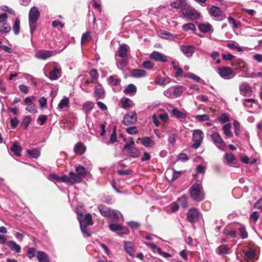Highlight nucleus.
Wrapping results in <instances>:
<instances>
[{"label": "nucleus", "mask_w": 262, "mask_h": 262, "mask_svg": "<svg viewBox=\"0 0 262 262\" xmlns=\"http://www.w3.org/2000/svg\"><path fill=\"white\" fill-rule=\"evenodd\" d=\"M189 193L191 198L195 201L202 202L205 199V192L201 183L193 184L189 189Z\"/></svg>", "instance_id": "nucleus-1"}, {"label": "nucleus", "mask_w": 262, "mask_h": 262, "mask_svg": "<svg viewBox=\"0 0 262 262\" xmlns=\"http://www.w3.org/2000/svg\"><path fill=\"white\" fill-rule=\"evenodd\" d=\"M97 207L103 216L107 217L112 221H116L119 219L118 211L112 209L102 204L98 205Z\"/></svg>", "instance_id": "nucleus-2"}, {"label": "nucleus", "mask_w": 262, "mask_h": 262, "mask_svg": "<svg viewBox=\"0 0 262 262\" xmlns=\"http://www.w3.org/2000/svg\"><path fill=\"white\" fill-rule=\"evenodd\" d=\"M77 219L78 220L80 225H93L92 216L90 213L83 214L82 210H77Z\"/></svg>", "instance_id": "nucleus-3"}, {"label": "nucleus", "mask_w": 262, "mask_h": 262, "mask_svg": "<svg viewBox=\"0 0 262 262\" xmlns=\"http://www.w3.org/2000/svg\"><path fill=\"white\" fill-rule=\"evenodd\" d=\"M182 14L191 20H196L200 16V13L194 8L191 7L184 9L182 10Z\"/></svg>", "instance_id": "nucleus-4"}, {"label": "nucleus", "mask_w": 262, "mask_h": 262, "mask_svg": "<svg viewBox=\"0 0 262 262\" xmlns=\"http://www.w3.org/2000/svg\"><path fill=\"white\" fill-rule=\"evenodd\" d=\"M203 138V133L202 130L200 129L194 130L192 135V140L194 143L192 147L195 149L198 148L201 144Z\"/></svg>", "instance_id": "nucleus-5"}, {"label": "nucleus", "mask_w": 262, "mask_h": 262, "mask_svg": "<svg viewBox=\"0 0 262 262\" xmlns=\"http://www.w3.org/2000/svg\"><path fill=\"white\" fill-rule=\"evenodd\" d=\"M137 120V114L135 112H130L124 116L123 123L126 126L135 124Z\"/></svg>", "instance_id": "nucleus-6"}, {"label": "nucleus", "mask_w": 262, "mask_h": 262, "mask_svg": "<svg viewBox=\"0 0 262 262\" xmlns=\"http://www.w3.org/2000/svg\"><path fill=\"white\" fill-rule=\"evenodd\" d=\"M218 73L221 77L224 79H229L235 76L231 69L227 67L219 68Z\"/></svg>", "instance_id": "nucleus-7"}, {"label": "nucleus", "mask_w": 262, "mask_h": 262, "mask_svg": "<svg viewBox=\"0 0 262 262\" xmlns=\"http://www.w3.org/2000/svg\"><path fill=\"white\" fill-rule=\"evenodd\" d=\"M186 218L187 221L191 223L198 221L199 218V212L198 210L195 208L189 209L187 213Z\"/></svg>", "instance_id": "nucleus-8"}, {"label": "nucleus", "mask_w": 262, "mask_h": 262, "mask_svg": "<svg viewBox=\"0 0 262 262\" xmlns=\"http://www.w3.org/2000/svg\"><path fill=\"white\" fill-rule=\"evenodd\" d=\"M210 137L213 143L220 148L224 147L225 144L221 136L217 132L213 133Z\"/></svg>", "instance_id": "nucleus-9"}, {"label": "nucleus", "mask_w": 262, "mask_h": 262, "mask_svg": "<svg viewBox=\"0 0 262 262\" xmlns=\"http://www.w3.org/2000/svg\"><path fill=\"white\" fill-rule=\"evenodd\" d=\"M239 92L243 96H251L252 90L249 84L247 82L242 83L239 88Z\"/></svg>", "instance_id": "nucleus-10"}, {"label": "nucleus", "mask_w": 262, "mask_h": 262, "mask_svg": "<svg viewBox=\"0 0 262 262\" xmlns=\"http://www.w3.org/2000/svg\"><path fill=\"white\" fill-rule=\"evenodd\" d=\"M40 15L39 11L36 7H32L29 14V23H36Z\"/></svg>", "instance_id": "nucleus-11"}, {"label": "nucleus", "mask_w": 262, "mask_h": 262, "mask_svg": "<svg viewBox=\"0 0 262 262\" xmlns=\"http://www.w3.org/2000/svg\"><path fill=\"white\" fill-rule=\"evenodd\" d=\"M211 16L215 17L217 20H222L223 19V13L221 9L217 6H212L209 11Z\"/></svg>", "instance_id": "nucleus-12"}, {"label": "nucleus", "mask_w": 262, "mask_h": 262, "mask_svg": "<svg viewBox=\"0 0 262 262\" xmlns=\"http://www.w3.org/2000/svg\"><path fill=\"white\" fill-rule=\"evenodd\" d=\"M53 52L50 50H41L38 51L35 54V57L42 60H45L53 56Z\"/></svg>", "instance_id": "nucleus-13"}, {"label": "nucleus", "mask_w": 262, "mask_h": 262, "mask_svg": "<svg viewBox=\"0 0 262 262\" xmlns=\"http://www.w3.org/2000/svg\"><path fill=\"white\" fill-rule=\"evenodd\" d=\"M124 150H127L128 155L129 157L137 158L139 156V150L135 147H129L128 145H125Z\"/></svg>", "instance_id": "nucleus-14"}, {"label": "nucleus", "mask_w": 262, "mask_h": 262, "mask_svg": "<svg viewBox=\"0 0 262 262\" xmlns=\"http://www.w3.org/2000/svg\"><path fill=\"white\" fill-rule=\"evenodd\" d=\"M150 58L158 61L165 62L167 61V57L165 55L158 51H154L150 55Z\"/></svg>", "instance_id": "nucleus-15"}, {"label": "nucleus", "mask_w": 262, "mask_h": 262, "mask_svg": "<svg viewBox=\"0 0 262 262\" xmlns=\"http://www.w3.org/2000/svg\"><path fill=\"white\" fill-rule=\"evenodd\" d=\"M128 47L126 44L120 45L116 55L121 58L126 57L128 52Z\"/></svg>", "instance_id": "nucleus-16"}, {"label": "nucleus", "mask_w": 262, "mask_h": 262, "mask_svg": "<svg viewBox=\"0 0 262 262\" xmlns=\"http://www.w3.org/2000/svg\"><path fill=\"white\" fill-rule=\"evenodd\" d=\"M69 175L70 176V181H71V185H73L76 183H80L82 181V179L77 173L73 171L70 172Z\"/></svg>", "instance_id": "nucleus-17"}, {"label": "nucleus", "mask_w": 262, "mask_h": 262, "mask_svg": "<svg viewBox=\"0 0 262 262\" xmlns=\"http://www.w3.org/2000/svg\"><path fill=\"white\" fill-rule=\"evenodd\" d=\"M194 49L195 47L192 46L182 45L181 48L183 53L187 56H191L193 54Z\"/></svg>", "instance_id": "nucleus-18"}, {"label": "nucleus", "mask_w": 262, "mask_h": 262, "mask_svg": "<svg viewBox=\"0 0 262 262\" xmlns=\"http://www.w3.org/2000/svg\"><path fill=\"white\" fill-rule=\"evenodd\" d=\"M61 70L56 67H54L53 69L49 73V78L52 80H55L59 78V75H60Z\"/></svg>", "instance_id": "nucleus-19"}, {"label": "nucleus", "mask_w": 262, "mask_h": 262, "mask_svg": "<svg viewBox=\"0 0 262 262\" xmlns=\"http://www.w3.org/2000/svg\"><path fill=\"white\" fill-rule=\"evenodd\" d=\"M198 28L202 32L204 33L213 31L212 27L209 23H201L199 25Z\"/></svg>", "instance_id": "nucleus-20"}, {"label": "nucleus", "mask_w": 262, "mask_h": 262, "mask_svg": "<svg viewBox=\"0 0 262 262\" xmlns=\"http://www.w3.org/2000/svg\"><path fill=\"white\" fill-rule=\"evenodd\" d=\"M37 258L38 262H50V258L46 253L43 251H37Z\"/></svg>", "instance_id": "nucleus-21"}, {"label": "nucleus", "mask_w": 262, "mask_h": 262, "mask_svg": "<svg viewBox=\"0 0 262 262\" xmlns=\"http://www.w3.org/2000/svg\"><path fill=\"white\" fill-rule=\"evenodd\" d=\"M146 71L142 69H133L131 71V76L135 78H141L145 76Z\"/></svg>", "instance_id": "nucleus-22"}, {"label": "nucleus", "mask_w": 262, "mask_h": 262, "mask_svg": "<svg viewBox=\"0 0 262 262\" xmlns=\"http://www.w3.org/2000/svg\"><path fill=\"white\" fill-rule=\"evenodd\" d=\"M94 96L97 99L104 98L105 96V91L102 88V85L99 84V87H95V90L94 92Z\"/></svg>", "instance_id": "nucleus-23"}, {"label": "nucleus", "mask_w": 262, "mask_h": 262, "mask_svg": "<svg viewBox=\"0 0 262 262\" xmlns=\"http://www.w3.org/2000/svg\"><path fill=\"white\" fill-rule=\"evenodd\" d=\"M86 148L80 142H78L74 147V152L80 155H82L85 151Z\"/></svg>", "instance_id": "nucleus-24"}, {"label": "nucleus", "mask_w": 262, "mask_h": 262, "mask_svg": "<svg viewBox=\"0 0 262 262\" xmlns=\"http://www.w3.org/2000/svg\"><path fill=\"white\" fill-rule=\"evenodd\" d=\"M170 82V80L169 77H162L161 76H158L155 79L156 83L161 86H164Z\"/></svg>", "instance_id": "nucleus-25"}, {"label": "nucleus", "mask_w": 262, "mask_h": 262, "mask_svg": "<svg viewBox=\"0 0 262 262\" xmlns=\"http://www.w3.org/2000/svg\"><path fill=\"white\" fill-rule=\"evenodd\" d=\"M139 140H141L142 144L146 147H152L155 144L154 141L152 140L149 137H145L142 139L139 138Z\"/></svg>", "instance_id": "nucleus-26"}, {"label": "nucleus", "mask_w": 262, "mask_h": 262, "mask_svg": "<svg viewBox=\"0 0 262 262\" xmlns=\"http://www.w3.org/2000/svg\"><path fill=\"white\" fill-rule=\"evenodd\" d=\"M75 171L82 179L85 177L87 174L85 168L82 165H79L76 166Z\"/></svg>", "instance_id": "nucleus-27"}, {"label": "nucleus", "mask_w": 262, "mask_h": 262, "mask_svg": "<svg viewBox=\"0 0 262 262\" xmlns=\"http://www.w3.org/2000/svg\"><path fill=\"white\" fill-rule=\"evenodd\" d=\"M124 249L126 252L130 256L135 254V250L133 249V244L130 242H125Z\"/></svg>", "instance_id": "nucleus-28"}, {"label": "nucleus", "mask_w": 262, "mask_h": 262, "mask_svg": "<svg viewBox=\"0 0 262 262\" xmlns=\"http://www.w3.org/2000/svg\"><path fill=\"white\" fill-rule=\"evenodd\" d=\"M90 75L92 77L91 80L92 83H97L99 74L97 69L93 68L90 71Z\"/></svg>", "instance_id": "nucleus-29"}, {"label": "nucleus", "mask_w": 262, "mask_h": 262, "mask_svg": "<svg viewBox=\"0 0 262 262\" xmlns=\"http://www.w3.org/2000/svg\"><path fill=\"white\" fill-rule=\"evenodd\" d=\"M10 150L14 152L15 156L19 157L21 155L22 147L18 145L17 143L15 142L13 144Z\"/></svg>", "instance_id": "nucleus-30"}, {"label": "nucleus", "mask_w": 262, "mask_h": 262, "mask_svg": "<svg viewBox=\"0 0 262 262\" xmlns=\"http://www.w3.org/2000/svg\"><path fill=\"white\" fill-rule=\"evenodd\" d=\"M94 107V104L91 101H87L84 103L82 107L83 111L88 114Z\"/></svg>", "instance_id": "nucleus-31"}, {"label": "nucleus", "mask_w": 262, "mask_h": 262, "mask_svg": "<svg viewBox=\"0 0 262 262\" xmlns=\"http://www.w3.org/2000/svg\"><path fill=\"white\" fill-rule=\"evenodd\" d=\"M11 30V27L8 26L7 24L3 20H0V32L5 33H8Z\"/></svg>", "instance_id": "nucleus-32"}, {"label": "nucleus", "mask_w": 262, "mask_h": 262, "mask_svg": "<svg viewBox=\"0 0 262 262\" xmlns=\"http://www.w3.org/2000/svg\"><path fill=\"white\" fill-rule=\"evenodd\" d=\"M224 158L229 164H235L236 162V159L232 153L226 154L224 156Z\"/></svg>", "instance_id": "nucleus-33"}, {"label": "nucleus", "mask_w": 262, "mask_h": 262, "mask_svg": "<svg viewBox=\"0 0 262 262\" xmlns=\"http://www.w3.org/2000/svg\"><path fill=\"white\" fill-rule=\"evenodd\" d=\"M8 246L12 250L15 251L17 253H19L20 247L13 241H9L7 243Z\"/></svg>", "instance_id": "nucleus-34"}, {"label": "nucleus", "mask_w": 262, "mask_h": 262, "mask_svg": "<svg viewBox=\"0 0 262 262\" xmlns=\"http://www.w3.org/2000/svg\"><path fill=\"white\" fill-rule=\"evenodd\" d=\"M171 64H172L173 69L177 70L175 74V77L177 78L181 76L183 73L182 69L181 68L179 65L177 64L176 62L174 61L171 62Z\"/></svg>", "instance_id": "nucleus-35"}, {"label": "nucleus", "mask_w": 262, "mask_h": 262, "mask_svg": "<svg viewBox=\"0 0 262 262\" xmlns=\"http://www.w3.org/2000/svg\"><path fill=\"white\" fill-rule=\"evenodd\" d=\"M27 153L28 155L33 158H37L40 155V151L37 148L33 149L32 150L28 149L27 150Z\"/></svg>", "instance_id": "nucleus-36"}, {"label": "nucleus", "mask_w": 262, "mask_h": 262, "mask_svg": "<svg viewBox=\"0 0 262 262\" xmlns=\"http://www.w3.org/2000/svg\"><path fill=\"white\" fill-rule=\"evenodd\" d=\"M69 103V99L67 97H65L60 100L58 105V107L59 109L62 110L64 107L68 106Z\"/></svg>", "instance_id": "nucleus-37"}, {"label": "nucleus", "mask_w": 262, "mask_h": 262, "mask_svg": "<svg viewBox=\"0 0 262 262\" xmlns=\"http://www.w3.org/2000/svg\"><path fill=\"white\" fill-rule=\"evenodd\" d=\"M13 31L15 35H18L20 30V20L16 18L13 25Z\"/></svg>", "instance_id": "nucleus-38"}, {"label": "nucleus", "mask_w": 262, "mask_h": 262, "mask_svg": "<svg viewBox=\"0 0 262 262\" xmlns=\"http://www.w3.org/2000/svg\"><path fill=\"white\" fill-rule=\"evenodd\" d=\"M232 66L236 67L237 68L243 69L245 67L246 64L244 61L240 59H237L231 63Z\"/></svg>", "instance_id": "nucleus-39"}, {"label": "nucleus", "mask_w": 262, "mask_h": 262, "mask_svg": "<svg viewBox=\"0 0 262 262\" xmlns=\"http://www.w3.org/2000/svg\"><path fill=\"white\" fill-rule=\"evenodd\" d=\"M231 125L230 123L226 124L223 127V130L224 131V134L228 137H230L232 135V133L231 132Z\"/></svg>", "instance_id": "nucleus-40"}, {"label": "nucleus", "mask_w": 262, "mask_h": 262, "mask_svg": "<svg viewBox=\"0 0 262 262\" xmlns=\"http://www.w3.org/2000/svg\"><path fill=\"white\" fill-rule=\"evenodd\" d=\"M173 115L178 118L184 119L186 117V115L182 111L178 110L177 108H174L172 111Z\"/></svg>", "instance_id": "nucleus-41"}, {"label": "nucleus", "mask_w": 262, "mask_h": 262, "mask_svg": "<svg viewBox=\"0 0 262 262\" xmlns=\"http://www.w3.org/2000/svg\"><path fill=\"white\" fill-rule=\"evenodd\" d=\"M179 201L183 208L186 209L188 207L187 197L185 194H183L182 197L179 198Z\"/></svg>", "instance_id": "nucleus-42"}, {"label": "nucleus", "mask_w": 262, "mask_h": 262, "mask_svg": "<svg viewBox=\"0 0 262 262\" xmlns=\"http://www.w3.org/2000/svg\"><path fill=\"white\" fill-rule=\"evenodd\" d=\"M182 28L185 31H192L194 32L196 31V28L194 25L192 23L185 24L183 25Z\"/></svg>", "instance_id": "nucleus-43"}, {"label": "nucleus", "mask_w": 262, "mask_h": 262, "mask_svg": "<svg viewBox=\"0 0 262 262\" xmlns=\"http://www.w3.org/2000/svg\"><path fill=\"white\" fill-rule=\"evenodd\" d=\"M137 91L136 86L133 84H129L128 86L124 90V93L126 94L135 93Z\"/></svg>", "instance_id": "nucleus-44"}, {"label": "nucleus", "mask_w": 262, "mask_h": 262, "mask_svg": "<svg viewBox=\"0 0 262 262\" xmlns=\"http://www.w3.org/2000/svg\"><path fill=\"white\" fill-rule=\"evenodd\" d=\"M32 119L30 116H26L23 119V120L21 122V125H23L25 129H27L29 124L31 122Z\"/></svg>", "instance_id": "nucleus-45"}, {"label": "nucleus", "mask_w": 262, "mask_h": 262, "mask_svg": "<svg viewBox=\"0 0 262 262\" xmlns=\"http://www.w3.org/2000/svg\"><path fill=\"white\" fill-rule=\"evenodd\" d=\"M91 38L90 32L87 31L83 33L81 37V43L83 44L85 42L90 40Z\"/></svg>", "instance_id": "nucleus-46"}, {"label": "nucleus", "mask_w": 262, "mask_h": 262, "mask_svg": "<svg viewBox=\"0 0 262 262\" xmlns=\"http://www.w3.org/2000/svg\"><path fill=\"white\" fill-rule=\"evenodd\" d=\"M238 231L241 238L245 239L248 237V233L244 227L241 226L240 228H239Z\"/></svg>", "instance_id": "nucleus-47"}, {"label": "nucleus", "mask_w": 262, "mask_h": 262, "mask_svg": "<svg viewBox=\"0 0 262 262\" xmlns=\"http://www.w3.org/2000/svg\"><path fill=\"white\" fill-rule=\"evenodd\" d=\"M108 81L111 85L117 86L120 83L121 80L120 79L116 78L114 76H111L108 78Z\"/></svg>", "instance_id": "nucleus-48"}, {"label": "nucleus", "mask_w": 262, "mask_h": 262, "mask_svg": "<svg viewBox=\"0 0 262 262\" xmlns=\"http://www.w3.org/2000/svg\"><path fill=\"white\" fill-rule=\"evenodd\" d=\"M125 130L129 135H135L138 133L137 127L135 126L127 127L126 128Z\"/></svg>", "instance_id": "nucleus-49"}, {"label": "nucleus", "mask_w": 262, "mask_h": 262, "mask_svg": "<svg viewBox=\"0 0 262 262\" xmlns=\"http://www.w3.org/2000/svg\"><path fill=\"white\" fill-rule=\"evenodd\" d=\"M60 182H64V183H66L67 184H68V185H71V181H70L69 176H68L67 175L64 174L62 176L60 177Z\"/></svg>", "instance_id": "nucleus-50"}, {"label": "nucleus", "mask_w": 262, "mask_h": 262, "mask_svg": "<svg viewBox=\"0 0 262 262\" xmlns=\"http://www.w3.org/2000/svg\"><path fill=\"white\" fill-rule=\"evenodd\" d=\"M219 250L218 253L219 254H224L228 253L229 249L225 245L219 246L217 248Z\"/></svg>", "instance_id": "nucleus-51"}, {"label": "nucleus", "mask_w": 262, "mask_h": 262, "mask_svg": "<svg viewBox=\"0 0 262 262\" xmlns=\"http://www.w3.org/2000/svg\"><path fill=\"white\" fill-rule=\"evenodd\" d=\"M116 126H114L113 132L110 137V142L114 143L117 141Z\"/></svg>", "instance_id": "nucleus-52"}, {"label": "nucleus", "mask_w": 262, "mask_h": 262, "mask_svg": "<svg viewBox=\"0 0 262 262\" xmlns=\"http://www.w3.org/2000/svg\"><path fill=\"white\" fill-rule=\"evenodd\" d=\"M109 227L110 229L113 231H121L123 229L121 226L116 224H111Z\"/></svg>", "instance_id": "nucleus-53"}, {"label": "nucleus", "mask_w": 262, "mask_h": 262, "mask_svg": "<svg viewBox=\"0 0 262 262\" xmlns=\"http://www.w3.org/2000/svg\"><path fill=\"white\" fill-rule=\"evenodd\" d=\"M196 119L200 121H205L209 120V116L208 115L204 114L201 115H196L195 116Z\"/></svg>", "instance_id": "nucleus-54"}, {"label": "nucleus", "mask_w": 262, "mask_h": 262, "mask_svg": "<svg viewBox=\"0 0 262 262\" xmlns=\"http://www.w3.org/2000/svg\"><path fill=\"white\" fill-rule=\"evenodd\" d=\"M89 225H80L81 230L85 237H89L91 235V234L88 231L87 227Z\"/></svg>", "instance_id": "nucleus-55"}, {"label": "nucleus", "mask_w": 262, "mask_h": 262, "mask_svg": "<svg viewBox=\"0 0 262 262\" xmlns=\"http://www.w3.org/2000/svg\"><path fill=\"white\" fill-rule=\"evenodd\" d=\"M36 252V249L34 248L31 247L29 248L27 255L29 258H32L35 256V253Z\"/></svg>", "instance_id": "nucleus-56"}, {"label": "nucleus", "mask_w": 262, "mask_h": 262, "mask_svg": "<svg viewBox=\"0 0 262 262\" xmlns=\"http://www.w3.org/2000/svg\"><path fill=\"white\" fill-rule=\"evenodd\" d=\"M239 126H240V124H239V123L238 122V121L235 120L233 122L234 133H235V135H236V136H238L239 133Z\"/></svg>", "instance_id": "nucleus-57"}, {"label": "nucleus", "mask_w": 262, "mask_h": 262, "mask_svg": "<svg viewBox=\"0 0 262 262\" xmlns=\"http://www.w3.org/2000/svg\"><path fill=\"white\" fill-rule=\"evenodd\" d=\"M27 106L26 108V110L30 113H35L36 112L35 111V105L33 103H31L30 104H27Z\"/></svg>", "instance_id": "nucleus-58"}, {"label": "nucleus", "mask_w": 262, "mask_h": 262, "mask_svg": "<svg viewBox=\"0 0 262 262\" xmlns=\"http://www.w3.org/2000/svg\"><path fill=\"white\" fill-rule=\"evenodd\" d=\"M255 254V251L253 250L250 249L246 252L245 255L249 259H252L254 257Z\"/></svg>", "instance_id": "nucleus-59"}, {"label": "nucleus", "mask_w": 262, "mask_h": 262, "mask_svg": "<svg viewBox=\"0 0 262 262\" xmlns=\"http://www.w3.org/2000/svg\"><path fill=\"white\" fill-rule=\"evenodd\" d=\"M143 67L144 68L150 69L154 66V63L150 60H146L143 62Z\"/></svg>", "instance_id": "nucleus-60"}, {"label": "nucleus", "mask_w": 262, "mask_h": 262, "mask_svg": "<svg viewBox=\"0 0 262 262\" xmlns=\"http://www.w3.org/2000/svg\"><path fill=\"white\" fill-rule=\"evenodd\" d=\"M222 58L224 60L232 61L235 58V56L230 53H228L222 55Z\"/></svg>", "instance_id": "nucleus-61"}, {"label": "nucleus", "mask_w": 262, "mask_h": 262, "mask_svg": "<svg viewBox=\"0 0 262 262\" xmlns=\"http://www.w3.org/2000/svg\"><path fill=\"white\" fill-rule=\"evenodd\" d=\"M182 174V172L181 171H176L174 170L173 172L171 181H174L176 180L181 174Z\"/></svg>", "instance_id": "nucleus-62"}, {"label": "nucleus", "mask_w": 262, "mask_h": 262, "mask_svg": "<svg viewBox=\"0 0 262 262\" xmlns=\"http://www.w3.org/2000/svg\"><path fill=\"white\" fill-rule=\"evenodd\" d=\"M219 121L223 123H226L229 120V117L226 114H223L219 118Z\"/></svg>", "instance_id": "nucleus-63"}, {"label": "nucleus", "mask_w": 262, "mask_h": 262, "mask_svg": "<svg viewBox=\"0 0 262 262\" xmlns=\"http://www.w3.org/2000/svg\"><path fill=\"white\" fill-rule=\"evenodd\" d=\"M19 121L16 118H12L10 120V124L12 128H15L18 125Z\"/></svg>", "instance_id": "nucleus-64"}]
</instances>
